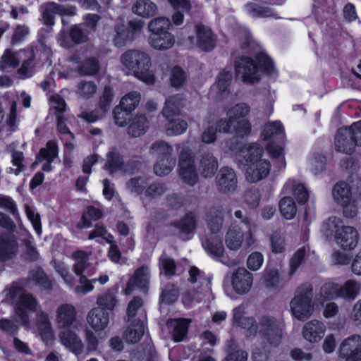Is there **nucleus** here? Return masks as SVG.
Masks as SVG:
<instances>
[{"instance_id": "obj_7", "label": "nucleus", "mask_w": 361, "mask_h": 361, "mask_svg": "<svg viewBox=\"0 0 361 361\" xmlns=\"http://www.w3.org/2000/svg\"><path fill=\"white\" fill-rule=\"evenodd\" d=\"M335 202L343 207V215L353 218L357 214V208L353 199L351 186L343 180L337 182L332 190Z\"/></svg>"}, {"instance_id": "obj_1", "label": "nucleus", "mask_w": 361, "mask_h": 361, "mask_svg": "<svg viewBox=\"0 0 361 361\" xmlns=\"http://www.w3.org/2000/svg\"><path fill=\"white\" fill-rule=\"evenodd\" d=\"M264 152V147L257 142L244 144L238 149V159L247 166L245 176L250 183H257L269 174L271 165L262 159Z\"/></svg>"}, {"instance_id": "obj_33", "label": "nucleus", "mask_w": 361, "mask_h": 361, "mask_svg": "<svg viewBox=\"0 0 361 361\" xmlns=\"http://www.w3.org/2000/svg\"><path fill=\"white\" fill-rule=\"evenodd\" d=\"M204 249L211 255L222 257L224 252L223 242L219 235L209 234L202 243Z\"/></svg>"}, {"instance_id": "obj_29", "label": "nucleus", "mask_w": 361, "mask_h": 361, "mask_svg": "<svg viewBox=\"0 0 361 361\" xmlns=\"http://www.w3.org/2000/svg\"><path fill=\"white\" fill-rule=\"evenodd\" d=\"M145 333V326L143 321L140 319H134L131 322L130 326L124 331L123 336L128 343H138Z\"/></svg>"}, {"instance_id": "obj_42", "label": "nucleus", "mask_w": 361, "mask_h": 361, "mask_svg": "<svg viewBox=\"0 0 361 361\" xmlns=\"http://www.w3.org/2000/svg\"><path fill=\"white\" fill-rule=\"evenodd\" d=\"M187 81V73L180 66H174L170 72L169 82L171 87L180 89Z\"/></svg>"}, {"instance_id": "obj_50", "label": "nucleus", "mask_w": 361, "mask_h": 361, "mask_svg": "<svg viewBox=\"0 0 361 361\" xmlns=\"http://www.w3.org/2000/svg\"><path fill=\"white\" fill-rule=\"evenodd\" d=\"M171 26V23L169 18L159 17L150 21L148 29L151 34L161 33V32L169 31Z\"/></svg>"}, {"instance_id": "obj_23", "label": "nucleus", "mask_w": 361, "mask_h": 361, "mask_svg": "<svg viewBox=\"0 0 361 361\" xmlns=\"http://www.w3.org/2000/svg\"><path fill=\"white\" fill-rule=\"evenodd\" d=\"M149 42L155 49L167 50L175 44V37L169 31H165L161 33L150 34Z\"/></svg>"}, {"instance_id": "obj_2", "label": "nucleus", "mask_w": 361, "mask_h": 361, "mask_svg": "<svg viewBox=\"0 0 361 361\" xmlns=\"http://www.w3.org/2000/svg\"><path fill=\"white\" fill-rule=\"evenodd\" d=\"M121 61L126 68L133 71L134 75L140 80L148 85L155 83L154 74L149 70L151 58L145 51L128 50L121 55Z\"/></svg>"}, {"instance_id": "obj_35", "label": "nucleus", "mask_w": 361, "mask_h": 361, "mask_svg": "<svg viewBox=\"0 0 361 361\" xmlns=\"http://www.w3.org/2000/svg\"><path fill=\"white\" fill-rule=\"evenodd\" d=\"M279 210L282 216L287 219H293L297 212L295 202L291 197H282L279 203Z\"/></svg>"}, {"instance_id": "obj_6", "label": "nucleus", "mask_w": 361, "mask_h": 361, "mask_svg": "<svg viewBox=\"0 0 361 361\" xmlns=\"http://www.w3.org/2000/svg\"><path fill=\"white\" fill-rule=\"evenodd\" d=\"M178 175L184 183L191 187L199 180L195 155L190 147H183L179 154Z\"/></svg>"}, {"instance_id": "obj_36", "label": "nucleus", "mask_w": 361, "mask_h": 361, "mask_svg": "<svg viewBox=\"0 0 361 361\" xmlns=\"http://www.w3.org/2000/svg\"><path fill=\"white\" fill-rule=\"evenodd\" d=\"M250 111V106L247 103L239 102L230 107L226 114L235 122L236 120L247 118Z\"/></svg>"}, {"instance_id": "obj_4", "label": "nucleus", "mask_w": 361, "mask_h": 361, "mask_svg": "<svg viewBox=\"0 0 361 361\" xmlns=\"http://www.w3.org/2000/svg\"><path fill=\"white\" fill-rule=\"evenodd\" d=\"M313 288L310 283H303L296 289V294L290 302L293 315L300 321L307 320L312 314Z\"/></svg>"}, {"instance_id": "obj_55", "label": "nucleus", "mask_w": 361, "mask_h": 361, "mask_svg": "<svg viewBox=\"0 0 361 361\" xmlns=\"http://www.w3.org/2000/svg\"><path fill=\"white\" fill-rule=\"evenodd\" d=\"M88 31L82 29L79 25H72L68 33L71 40L75 44L86 42L88 39Z\"/></svg>"}, {"instance_id": "obj_11", "label": "nucleus", "mask_w": 361, "mask_h": 361, "mask_svg": "<svg viewBox=\"0 0 361 361\" xmlns=\"http://www.w3.org/2000/svg\"><path fill=\"white\" fill-rule=\"evenodd\" d=\"M37 306V299L32 294L22 293L16 304V314L23 324H26L29 322L28 312H35Z\"/></svg>"}, {"instance_id": "obj_44", "label": "nucleus", "mask_w": 361, "mask_h": 361, "mask_svg": "<svg viewBox=\"0 0 361 361\" xmlns=\"http://www.w3.org/2000/svg\"><path fill=\"white\" fill-rule=\"evenodd\" d=\"M140 99L141 95L138 92L131 91L121 98L118 105L128 109V112H133L139 105Z\"/></svg>"}, {"instance_id": "obj_26", "label": "nucleus", "mask_w": 361, "mask_h": 361, "mask_svg": "<svg viewBox=\"0 0 361 361\" xmlns=\"http://www.w3.org/2000/svg\"><path fill=\"white\" fill-rule=\"evenodd\" d=\"M197 218L193 212H188L179 220L171 223V226L178 229L181 233L191 234L197 228Z\"/></svg>"}, {"instance_id": "obj_62", "label": "nucleus", "mask_w": 361, "mask_h": 361, "mask_svg": "<svg viewBox=\"0 0 361 361\" xmlns=\"http://www.w3.org/2000/svg\"><path fill=\"white\" fill-rule=\"evenodd\" d=\"M169 126L167 129L168 133L173 135H181L185 132L188 128V123L183 119H173L169 120Z\"/></svg>"}, {"instance_id": "obj_52", "label": "nucleus", "mask_w": 361, "mask_h": 361, "mask_svg": "<svg viewBox=\"0 0 361 361\" xmlns=\"http://www.w3.org/2000/svg\"><path fill=\"white\" fill-rule=\"evenodd\" d=\"M232 78L233 74L230 71H226L224 69L219 72L216 78V84L220 94L228 92V88L231 83Z\"/></svg>"}, {"instance_id": "obj_9", "label": "nucleus", "mask_w": 361, "mask_h": 361, "mask_svg": "<svg viewBox=\"0 0 361 361\" xmlns=\"http://www.w3.org/2000/svg\"><path fill=\"white\" fill-rule=\"evenodd\" d=\"M338 353L345 361H361V336L354 334L343 340Z\"/></svg>"}, {"instance_id": "obj_41", "label": "nucleus", "mask_w": 361, "mask_h": 361, "mask_svg": "<svg viewBox=\"0 0 361 361\" xmlns=\"http://www.w3.org/2000/svg\"><path fill=\"white\" fill-rule=\"evenodd\" d=\"M37 329L43 340H50L53 338L51 325L47 314L42 312L37 319Z\"/></svg>"}, {"instance_id": "obj_15", "label": "nucleus", "mask_w": 361, "mask_h": 361, "mask_svg": "<svg viewBox=\"0 0 361 361\" xmlns=\"http://www.w3.org/2000/svg\"><path fill=\"white\" fill-rule=\"evenodd\" d=\"M334 145L336 152L345 154H352L356 147L348 128L338 130Z\"/></svg>"}, {"instance_id": "obj_56", "label": "nucleus", "mask_w": 361, "mask_h": 361, "mask_svg": "<svg viewBox=\"0 0 361 361\" xmlns=\"http://www.w3.org/2000/svg\"><path fill=\"white\" fill-rule=\"evenodd\" d=\"M281 281L279 271L277 269H265L264 271L263 281L267 288H276Z\"/></svg>"}, {"instance_id": "obj_13", "label": "nucleus", "mask_w": 361, "mask_h": 361, "mask_svg": "<svg viewBox=\"0 0 361 361\" xmlns=\"http://www.w3.org/2000/svg\"><path fill=\"white\" fill-rule=\"evenodd\" d=\"M197 47L207 52L212 51L216 45V37L212 29L203 24L195 25Z\"/></svg>"}, {"instance_id": "obj_46", "label": "nucleus", "mask_w": 361, "mask_h": 361, "mask_svg": "<svg viewBox=\"0 0 361 361\" xmlns=\"http://www.w3.org/2000/svg\"><path fill=\"white\" fill-rule=\"evenodd\" d=\"M149 178L145 176H136L130 178L127 183V188L138 195H143L145 188L148 185Z\"/></svg>"}, {"instance_id": "obj_58", "label": "nucleus", "mask_w": 361, "mask_h": 361, "mask_svg": "<svg viewBox=\"0 0 361 361\" xmlns=\"http://www.w3.org/2000/svg\"><path fill=\"white\" fill-rule=\"evenodd\" d=\"M306 255V250L305 247L299 248L292 256L290 259L289 276H293L298 269L300 267L305 259Z\"/></svg>"}, {"instance_id": "obj_63", "label": "nucleus", "mask_w": 361, "mask_h": 361, "mask_svg": "<svg viewBox=\"0 0 361 361\" xmlns=\"http://www.w3.org/2000/svg\"><path fill=\"white\" fill-rule=\"evenodd\" d=\"M166 190V188L164 183H154L147 185L143 195L146 198L153 199L162 195L165 192Z\"/></svg>"}, {"instance_id": "obj_18", "label": "nucleus", "mask_w": 361, "mask_h": 361, "mask_svg": "<svg viewBox=\"0 0 361 361\" xmlns=\"http://www.w3.org/2000/svg\"><path fill=\"white\" fill-rule=\"evenodd\" d=\"M106 163L104 169L109 174L123 171L124 166L123 156L116 147H113L106 154Z\"/></svg>"}, {"instance_id": "obj_34", "label": "nucleus", "mask_w": 361, "mask_h": 361, "mask_svg": "<svg viewBox=\"0 0 361 361\" xmlns=\"http://www.w3.org/2000/svg\"><path fill=\"white\" fill-rule=\"evenodd\" d=\"M157 11V5L150 0H137L133 6V11L142 17L149 18Z\"/></svg>"}, {"instance_id": "obj_10", "label": "nucleus", "mask_w": 361, "mask_h": 361, "mask_svg": "<svg viewBox=\"0 0 361 361\" xmlns=\"http://www.w3.org/2000/svg\"><path fill=\"white\" fill-rule=\"evenodd\" d=\"M335 240L345 250H353L357 245L359 234L357 229L350 226H342L335 232Z\"/></svg>"}, {"instance_id": "obj_38", "label": "nucleus", "mask_w": 361, "mask_h": 361, "mask_svg": "<svg viewBox=\"0 0 361 361\" xmlns=\"http://www.w3.org/2000/svg\"><path fill=\"white\" fill-rule=\"evenodd\" d=\"M176 164L173 157H158L154 166V173L159 176L168 175L173 170Z\"/></svg>"}, {"instance_id": "obj_54", "label": "nucleus", "mask_w": 361, "mask_h": 361, "mask_svg": "<svg viewBox=\"0 0 361 361\" xmlns=\"http://www.w3.org/2000/svg\"><path fill=\"white\" fill-rule=\"evenodd\" d=\"M114 97V94L112 87L106 85L99 101V108L104 114L107 113L110 109Z\"/></svg>"}, {"instance_id": "obj_21", "label": "nucleus", "mask_w": 361, "mask_h": 361, "mask_svg": "<svg viewBox=\"0 0 361 361\" xmlns=\"http://www.w3.org/2000/svg\"><path fill=\"white\" fill-rule=\"evenodd\" d=\"M76 319L75 308L71 304L60 305L56 311V322L61 328L69 327Z\"/></svg>"}, {"instance_id": "obj_19", "label": "nucleus", "mask_w": 361, "mask_h": 361, "mask_svg": "<svg viewBox=\"0 0 361 361\" xmlns=\"http://www.w3.org/2000/svg\"><path fill=\"white\" fill-rule=\"evenodd\" d=\"M261 137L267 142L274 141L276 139H283L285 137V129L280 121L266 123L261 133Z\"/></svg>"}, {"instance_id": "obj_31", "label": "nucleus", "mask_w": 361, "mask_h": 361, "mask_svg": "<svg viewBox=\"0 0 361 361\" xmlns=\"http://www.w3.org/2000/svg\"><path fill=\"white\" fill-rule=\"evenodd\" d=\"M340 298L354 300L361 291V283L355 279L347 280L343 285L339 284Z\"/></svg>"}, {"instance_id": "obj_14", "label": "nucleus", "mask_w": 361, "mask_h": 361, "mask_svg": "<svg viewBox=\"0 0 361 361\" xmlns=\"http://www.w3.org/2000/svg\"><path fill=\"white\" fill-rule=\"evenodd\" d=\"M253 281L252 274L243 267L238 268L232 276V286L238 294L247 293Z\"/></svg>"}, {"instance_id": "obj_5", "label": "nucleus", "mask_w": 361, "mask_h": 361, "mask_svg": "<svg viewBox=\"0 0 361 361\" xmlns=\"http://www.w3.org/2000/svg\"><path fill=\"white\" fill-rule=\"evenodd\" d=\"M144 25L141 20H132L126 25L123 21H117L114 27L113 43L116 47L126 46L137 37Z\"/></svg>"}, {"instance_id": "obj_57", "label": "nucleus", "mask_w": 361, "mask_h": 361, "mask_svg": "<svg viewBox=\"0 0 361 361\" xmlns=\"http://www.w3.org/2000/svg\"><path fill=\"white\" fill-rule=\"evenodd\" d=\"M113 113L115 123L120 127H124L127 126L128 122L130 121L132 112H128V109L119 105L115 106Z\"/></svg>"}, {"instance_id": "obj_48", "label": "nucleus", "mask_w": 361, "mask_h": 361, "mask_svg": "<svg viewBox=\"0 0 361 361\" xmlns=\"http://www.w3.org/2000/svg\"><path fill=\"white\" fill-rule=\"evenodd\" d=\"M251 131L252 125L248 118L236 120L232 127V133L240 138L248 137Z\"/></svg>"}, {"instance_id": "obj_20", "label": "nucleus", "mask_w": 361, "mask_h": 361, "mask_svg": "<svg viewBox=\"0 0 361 361\" xmlns=\"http://www.w3.org/2000/svg\"><path fill=\"white\" fill-rule=\"evenodd\" d=\"M184 106V98L182 94H176L167 98L161 114L168 120L180 114Z\"/></svg>"}, {"instance_id": "obj_17", "label": "nucleus", "mask_w": 361, "mask_h": 361, "mask_svg": "<svg viewBox=\"0 0 361 361\" xmlns=\"http://www.w3.org/2000/svg\"><path fill=\"white\" fill-rule=\"evenodd\" d=\"M109 316L107 312H104L102 308H92L87 316V322L96 331L104 330L109 322Z\"/></svg>"}, {"instance_id": "obj_37", "label": "nucleus", "mask_w": 361, "mask_h": 361, "mask_svg": "<svg viewBox=\"0 0 361 361\" xmlns=\"http://www.w3.org/2000/svg\"><path fill=\"white\" fill-rule=\"evenodd\" d=\"M190 320L185 318H178L173 321V329L172 331V338L174 342L183 341L184 338L186 336Z\"/></svg>"}, {"instance_id": "obj_40", "label": "nucleus", "mask_w": 361, "mask_h": 361, "mask_svg": "<svg viewBox=\"0 0 361 361\" xmlns=\"http://www.w3.org/2000/svg\"><path fill=\"white\" fill-rule=\"evenodd\" d=\"M117 302L116 297L114 293L105 292L98 296L97 300L98 306L97 308H102L104 312H107L110 314L116 306Z\"/></svg>"}, {"instance_id": "obj_32", "label": "nucleus", "mask_w": 361, "mask_h": 361, "mask_svg": "<svg viewBox=\"0 0 361 361\" xmlns=\"http://www.w3.org/2000/svg\"><path fill=\"white\" fill-rule=\"evenodd\" d=\"M59 155V147L56 141L51 140L47 142L46 147L39 149L35 157V161L33 165L37 164L43 161H54Z\"/></svg>"}, {"instance_id": "obj_27", "label": "nucleus", "mask_w": 361, "mask_h": 361, "mask_svg": "<svg viewBox=\"0 0 361 361\" xmlns=\"http://www.w3.org/2000/svg\"><path fill=\"white\" fill-rule=\"evenodd\" d=\"M61 343L69 348L75 355H80L83 352V344L78 336L71 330H66L61 333Z\"/></svg>"}, {"instance_id": "obj_45", "label": "nucleus", "mask_w": 361, "mask_h": 361, "mask_svg": "<svg viewBox=\"0 0 361 361\" xmlns=\"http://www.w3.org/2000/svg\"><path fill=\"white\" fill-rule=\"evenodd\" d=\"M31 277L35 283L42 289L46 290H51L52 289V281L49 279L42 268H38L37 270L33 271L31 273Z\"/></svg>"}, {"instance_id": "obj_49", "label": "nucleus", "mask_w": 361, "mask_h": 361, "mask_svg": "<svg viewBox=\"0 0 361 361\" xmlns=\"http://www.w3.org/2000/svg\"><path fill=\"white\" fill-rule=\"evenodd\" d=\"M59 8V4L55 2H49L44 6V9L42 14L44 25L47 26L54 25V14H58Z\"/></svg>"}, {"instance_id": "obj_12", "label": "nucleus", "mask_w": 361, "mask_h": 361, "mask_svg": "<svg viewBox=\"0 0 361 361\" xmlns=\"http://www.w3.org/2000/svg\"><path fill=\"white\" fill-rule=\"evenodd\" d=\"M216 187L221 193L234 191L237 188V176L234 170L228 166L222 167L216 177Z\"/></svg>"}, {"instance_id": "obj_24", "label": "nucleus", "mask_w": 361, "mask_h": 361, "mask_svg": "<svg viewBox=\"0 0 361 361\" xmlns=\"http://www.w3.org/2000/svg\"><path fill=\"white\" fill-rule=\"evenodd\" d=\"M283 191L285 193H292L297 202L300 205L305 204L308 201L309 192L304 184L301 183L294 180L287 181L283 188Z\"/></svg>"}, {"instance_id": "obj_39", "label": "nucleus", "mask_w": 361, "mask_h": 361, "mask_svg": "<svg viewBox=\"0 0 361 361\" xmlns=\"http://www.w3.org/2000/svg\"><path fill=\"white\" fill-rule=\"evenodd\" d=\"M243 240V234L240 228H229L226 235V244L228 249L231 250H238Z\"/></svg>"}, {"instance_id": "obj_8", "label": "nucleus", "mask_w": 361, "mask_h": 361, "mask_svg": "<svg viewBox=\"0 0 361 361\" xmlns=\"http://www.w3.org/2000/svg\"><path fill=\"white\" fill-rule=\"evenodd\" d=\"M234 71L236 77H240L244 83L252 85L260 81L255 62L248 56L240 55L235 59Z\"/></svg>"}, {"instance_id": "obj_64", "label": "nucleus", "mask_w": 361, "mask_h": 361, "mask_svg": "<svg viewBox=\"0 0 361 361\" xmlns=\"http://www.w3.org/2000/svg\"><path fill=\"white\" fill-rule=\"evenodd\" d=\"M19 66V61L16 54L11 50L6 49L1 57L0 68L5 70L8 68H16Z\"/></svg>"}, {"instance_id": "obj_16", "label": "nucleus", "mask_w": 361, "mask_h": 361, "mask_svg": "<svg viewBox=\"0 0 361 361\" xmlns=\"http://www.w3.org/2000/svg\"><path fill=\"white\" fill-rule=\"evenodd\" d=\"M325 331L326 326L323 322L318 320H312L304 325L302 335L307 341L316 343L324 337Z\"/></svg>"}, {"instance_id": "obj_22", "label": "nucleus", "mask_w": 361, "mask_h": 361, "mask_svg": "<svg viewBox=\"0 0 361 361\" xmlns=\"http://www.w3.org/2000/svg\"><path fill=\"white\" fill-rule=\"evenodd\" d=\"M149 128V121L145 114H137L129 123L128 134L132 137H138L144 135Z\"/></svg>"}, {"instance_id": "obj_3", "label": "nucleus", "mask_w": 361, "mask_h": 361, "mask_svg": "<svg viewBox=\"0 0 361 361\" xmlns=\"http://www.w3.org/2000/svg\"><path fill=\"white\" fill-rule=\"evenodd\" d=\"M247 334L250 336H258L271 345L278 346L282 338V329L276 319L270 315H262L258 321L254 318Z\"/></svg>"}, {"instance_id": "obj_51", "label": "nucleus", "mask_w": 361, "mask_h": 361, "mask_svg": "<svg viewBox=\"0 0 361 361\" xmlns=\"http://www.w3.org/2000/svg\"><path fill=\"white\" fill-rule=\"evenodd\" d=\"M254 322L253 317H244L243 312L240 310V307H238L233 310V323L234 325L245 329L248 331V329Z\"/></svg>"}, {"instance_id": "obj_25", "label": "nucleus", "mask_w": 361, "mask_h": 361, "mask_svg": "<svg viewBox=\"0 0 361 361\" xmlns=\"http://www.w3.org/2000/svg\"><path fill=\"white\" fill-rule=\"evenodd\" d=\"M217 169V159L212 153H204L201 156L199 164V170L202 177H213L216 173Z\"/></svg>"}, {"instance_id": "obj_43", "label": "nucleus", "mask_w": 361, "mask_h": 361, "mask_svg": "<svg viewBox=\"0 0 361 361\" xmlns=\"http://www.w3.org/2000/svg\"><path fill=\"white\" fill-rule=\"evenodd\" d=\"M99 70V61L93 56L86 59L78 66V72L80 75H94Z\"/></svg>"}, {"instance_id": "obj_53", "label": "nucleus", "mask_w": 361, "mask_h": 361, "mask_svg": "<svg viewBox=\"0 0 361 361\" xmlns=\"http://www.w3.org/2000/svg\"><path fill=\"white\" fill-rule=\"evenodd\" d=\"M265 149L272 159H280L279 168L286 167V161L283 157V148L280 145H276L274 141L267 142Z\"/></svg>"}, {"instance_id": "obj_28", "label": "nucleus", "mask_w": 361, "mask_h": 361, "mask_svg": "<svg viewBox=\"0 0 361 361\" xmlns=\"http://www.w3.org/2000/svg\"><path fill=\"white\" fill-rule=\"evenodd\" d=\"M255 66L257 72L259 71L262 74L271 76L275 71L276 68L273 59L264 51L257 52L255 56Z\"/></svg>"}, {"instance_id": "obj_30", "label": "nucleus", "mask_w": 361, "mask_h": 361, "mask_svg": "<svg viewBox=\"0 0 361 361\" xmlns=\"http://www.w3.org/2000/svg\"><path fill=\"white\" fill-rule=\"evenodd\" d=\"M16 250L17 243L13 238L0 234V262L11 259Z\"/></svg>"}, {"instance_id": "obj_61", "label": "nucleus", "mask_w": 361, "mask_h": 361, "mask_svg": "<svg viewBox=\"0 0 361 361\" xmlns=\"http://www.w3.org/2000/svg\"><path fill=\"white\" fill-rule=\"evenodd\" d=\"M245 203L251 208H256L259 206L261 200V193L258 188H251L247 190L244 195Z\"/></svg>"}, {"instance_id": "obj_60", "label": "nucleus", "mask_w": 361, "mask_h": 361, "mask_svg": "<svg viewBox=\"0 0 361 361\" xmlns=\"http://www.w3.org/2000/svg\"><path fill=\"white\" fill-rule=\"evenodd\" d=\"M339 284L336 283H325L321 288V292L326 300L340 298Z\"/></svg>"}, {"instance_id": "obj_47", "label": "nucleus", "mask_w": 361, "mask_h": 361, "mask_svg": "<svg viewBox=\"0 0 361 361\" xmlns=\"http://www.w3.org/2000/svg\"><path fill=\"white\" fill-rule=\"evenodd\" d=\"M103 216L102 211L94 206H88L81 217V222L84 228L92 226L91 221H97Z\"/></svg>"}, {"instance_id": "obj_59", "label": "nucleus", "mask_w": 361, "mask_h": 361, "mask_svg": "<svg viewBox=\"0 0 361 361\" xmlns=\"http://www.w3.org/2000/svg\"><path fill=\"white\" fill-rule=\"evenodd\" d=\"M153 152L158 154V157H173L172 147L165 141L159 140L154 142L150 147Z\"/></svg>"}]
</instances>
